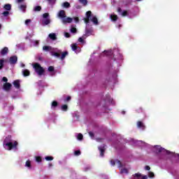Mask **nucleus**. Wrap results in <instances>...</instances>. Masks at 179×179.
Returning a JSON list of instances; mask_svg holds the SVG:
<instances>
[{
    "label": "nucleus",
    "instance_id": "nucleus-1",
    "mask_svg": "<svg viewBox=\"0 0 179 179\" xmlns=\"http://www.w3.org/2000/svg\"><path fill=\"white\" fill-rule=\"evenodd\" d=\"M3 147L6 150H12V149H17V141L12 140V136H7L3 141Z\"/></svg>",
    "mask_w": 179,
    "mask_h": 179
},
{
    "label": "nucleus",
    "instance_id": "nucleus-2",
    "mask_svg": "<svg viewBox=\"0 0 179 179\" xmlns=\"http://www.w3.org/2000/svg\"><path fill=\"white\" fill-rule=\"evenodd\" d=\"M85 23L87 24L89 22H92L94 24L97 25L99 24V21L97 20V17L94 15H92V11H87L86 13V17L83 19Z\"/></svg>",
    "mask_w": 179,
    "mask_h": 179
},
{
    "label": "nucleus",
    "instance_id": "nucleus-3",
    "mask_svg": "<svg viewBox=\"0 0 179 179\" xmlns=\"http://www.w3.org/2000/svg\"><path fill=\"white\" fill-rule=\"evenodd\" d=\"M58 17H60L62 19V23H72V21L73 20V18H71L69 17H66V14L65 13V11L64 10H62L59 12L57 14Z\"/></svg>",
    "mask_w": 179,
    "mask_h": 179
},
{
    "label": "nucleus",
    "instance_id": "nucleus-4",
    "mask_svg": "<svg viewBox=\"0 0 179 179\" xmlns=\"http://www.w3.org/2000/svg\"><path fill=\"white\" fill-rule=\"evenodd\" d=\"M43 51L46 52H50L51 55L53 57H59V50L57 51V49L51 48V46L45 45L43 47Z\"/></svg>",
    "mask_w": 179,
    "mask_h": 179
},
{
    "label": "nucleus",
    "instance_id": "nucleus-5",
    "mask_svg": "<svg viewBox=\"0 0 179 179\" xmlns=\"http://www.w3.org/2000/svg\"><path fill=\"white\" fill-rule=\"evenodd\" d=\"M110 164L112 166H117V167H121L120 168V172L122 174H128V169L127 168L122 167V164H121V162L119 161L118 159L116 160H111Z\"/></svg>",
    "mask_w": 179,
    "mask_h": 179
},
{
    "label": "nucleus",
    "instance_id": "nucleus-6",
    "mask_svg": "<svg viewBox=\"0 0 179 179\" xmlns=\"http://www.w3.org/2000/svg\"><path fill=\"white\" fill-rule=\"evenodd\" d=\"M34 69H35V71L36 73L39 76H41L44 73V69L38 63H35L33 64Z\"/></svg>",
    "mask_w": 179,
    "mask_h": 179
},
{
    "label": "nucleus",
    "instance_id": "nucleus-7",
    "mask_svg": "<svg viewBox=\"0 0 179 179\" xmlns=\"http://www.w3.org/2000/svg\"><path fill=\"white\" fill-rule=\"evenodd\" d=\"M154 151L155 153H164L165 155H169L170 152L165 150L164 148H162L160 145H156L154 147Z\"/></svg>",
    "mask_w": 179,
    "mask_h": 179
},
{
    "label": "nucleus",
    "instance_id": "nucleus-8",
    "mask_svg": "<svg viewBox=\"0 0 179 179\" xmlns=\"http://www.w3.org/2000/svg\"><path fill=\"white\" fill-rule=\"evenodd\" d=\"M49 16H50V14L47 13L43 15V17L42 20L43 24H45V25L50 24V18H48Z\"/></svg>",
    "mask_w": 179,
    "mask_h": 179
},
{
    "label": "nucleus",
    "instance_id": "nucleus-9",
    "mask_svg": "<svg viewBox=\"0 0 179 179\" xmlns=\"http://www.w3.org/2000/svg\"><path fill=\"white\" fill-rule=\"evenodd\" d=\"M131 179H148V176H142L141 173H135Z\"/></svg>",
    "mask_w": 179,
    "mask_h": 179
},
{
    "label": "nucleus",
    "instance_id": "nucleus-10",
    "mask_svg": "<svg viewBox=\"0 0 179 179\" xmlns=\"http://www.w3.org/2000/svg\"><path fill=\"white\" fill-rule=\"evenodd\" d=\"M86 5H87V1H80L79 5H77L76 8L77 9H80L82 6H86Z\"/></svg>",
    "mask_w": 179,
    "mask_h": 179
},
{
    "label": "nucleus",
    "instance_id": "nucleus-11",
    "mask_svg": "<svg viewBox=\"0 0 179 179\" xmlns=\"http://www.w3.org/2000/svg\"><path fill=\"white\" fill-rule=\"evenodd\" d=\"M71 48L73 51L76 52V54H78V52H80V48H78V45L76 43L71 44Z\"/></svg>",
    "mask_w": 179,
    "mask_h": 179
},
{
    "label": "nucleus",
    "instance_id": "nucleus-12",
    "mask_svg": "<svg viewBox=\"0 0 179 179\" xmlns=\"http://www.w3.org/2000/svg\"><path fill=\"white\" fill-rule=\"evenodd\" d=\"M57 51H59L57 49ZM60 52H59V57H57V58H61V59H64V58H65L66 57V55H68V52H64L63 53H62V55H61V50H59Z\"/></svg>",
    "mask_w": 179,
    "mask_h": 179
},
{
    "label": "nucleus",
    "instance_id": "nucleus-13",
    "mask_svg": "<svg viewBox=\"0 0 179 179\" xmlns=\"http://www.w3.org/2000/svg\"><path fill=\"white\" fill-rule=\"evenodd\" d=\"M48 72L50 73L51 76L55 75V71L54 70V66H49L48 69Z\"/></svg>",
    "mask_w": 179,
    "mask_h": 179
},
{
    "label": "nucleus",
    "instance_id": "nucleus-14",
    "mask_svg": "<svg viewBox=\"0 0 179 179\" xmlns=\"http://www.w3.org/2000/svg\"><path fill=\"white\" fill-rule=\"evenodd\" d=\"M17 62V57L13 56L10 58V64H16Z\"/></svg>",
    "mask_w": 179,
    "mask_h": 179
},
{
    "label": "nucleus",
    "instance_id": "nucleus-15",
    "mask_svg": "<svg viewBox=\"0 0 179 179\" xmlns=\"http://www.w3.org/2000/svg\"><path fill=\"white\" fill-rule=\"evenodd\" d=\"M99 150L100 151V156L103 157L104 151L106 150L104 145L99 147Z\"/></svg>",
    "mask_w": 179,
    "mask_h": 179
},
{
    "label": "nucleus",
    "instance_id": "nucleus-16",
    "mask_svg": "<svg viewBox=\"0 0 179 179\" xmlns=\"http://www.w3.org/2000/svg\"><path fill=\"white\" fill-rule=\"evenodd\" d=\"M12 87V85L9 83H6L3 85V89L4 90H9Z\"/></svg>",
    "mask_w": 179,
    "mask_h": 179
},
{
    "label": "nucleus",
    "instance_id": "nucleus-17",
    "mask_svg": "<svg viewBox=\"0 0 179 179\" xmlns=\"http://www.w3.org/2000/svg\"><path fill=\"white\" fill-rule=\"evenodd\" d=\"M13 85L16 89H19V87H20V81L19 80H16L13 82Z\"/></svg>",
    "mask_w": 179,
    "mask_h": 179
},
{
    "label": "nucleus",
    "instance_id": "nucleus-18",
    "mask_svg": "<svg viewBox=\"0 0 179 179\" xmlns=\"http://www.w3.org/2000/svg\"><path fill=\"white\" fill-rule=\"evenodd\" d=\"M137 127L138 128H140V129H145V124H143L142 122H138Z\"/></svg>",
    "mask_w": 179,
    "mask_h": 179
},
{
    "label": "nucleus",
    "instance_id": "nucleus-19",
    "mask_svg": "<svg viewBox=\"0 0 179 179\" xmlns=\"http://www.w3.org/2000/svg\"><path fill=\"white\" fill-rule=\"evenodd\" d=\"M25 167H27L28 169H31V161L28 159L25 163Z\"/></svg>",
    "mask_w": 179,
    "mask_h": 179
},
{
    "label": "nucleus",
    "instance_id": "nucleus-20",
    "mask_svg": "<svg viewBox=\"0 0 179 179\" xmlns=\"http://www.w3.org/2000/svg\"><path fill=\"white\" fill-rule=\"evenodd\" d=\"M22 74L24 76H29L30 75V71L27 69L22 70Z\"/></svg>",
    "mask_w": 179,
    "mask_h": 179
},
{
    "label": "nucleus",
    "instance_id": "nucleus-21",
    "mask_svg": "<svg viewBox=\"0 0 179 179\" xmlns=\"http://www.w3.org/2000/svg\"><path fill=\"white\" fill-rule=\"evenodd\" d=\"M8 48H4L3 49H2L1 52V55H6V53L8 52Z\"/></svg>",
    "mask_w": 179,
    "mask_h": 179
},
{
    "label": "nucleus",
    "instance_id": "nucleus-22",
    "mask_svg": "<svg viewBox=\"0 0 179 179\" xmlns=\"http://www.w3.org/2000/svg\"><path fill=\"white\" fill-rule=\"evenodd\" d=\"M110 19L113 22H115V20H117L118 19V17L117 16V15L112 14V15H110Z\"/></svg>",
    "mask_w": 179,
    "mask_h": 179
},
{
    "label": "nucleus",
    "instance_id": "nucleus-23",
    "mask_svg": "<svg viewBox=\"0 0 179 179\" xmlns=\"http://www.w3.org/2000/svg\"><path fill=\"white\" fill-rule=\"evenodd\" d=\"M49 38H51V40H56L57 39V36L54 33L50 34H49Z\"/></svg>",
    "mask_w": 179,
    "mask_h": 179
},
{
    "label": "nucleus",
    "instance_id": "nucleus-24",
    "mask_svg": "<svg viewBox=\"0 0 179 179\" xmlns=\"http://www.w3.org/2000/svg\"><path fill=\"white\" fill-rule=\"evenodd\" d=\"M32 47H37L38 45V41H32L31 43Z\"/></svg>",
    "mask_w": 179,
    "mask_h": 179
},
{
    "label": "nucleus",
    "instance_id": "nucleus-25",
    "mask_svg": "<svg viewBox=\"0 0 179 179\" xmlns=\"http://www.w3.org/2000/svg\"><path fill=\"white\" fill-rule=\"evenodd\" d=\"M20 9L22 12H26V5H24V4L20 5Z\"/></svg>",
    "mask_w": 179,
    "mask_h": 179
},
{
    "label": "nucleus",
    "instance_id": "nucleus-26",
    "mask_svg": "<svg viewBox=\"0 0 179 179\" xmlns=\"http://www.w3.org/2000/svg\"><path fill=\"white\" fill-rule=\"evenodd\" d=\"M4 9L6 10H10V9H12V6H10V4H6L4 6Z\"/></svg>",
    "mask_w": 179,
    "mask_h": 179
},
{
    "label": "nucleus",
    "instance_id": "nucleus-27",
    "mask_svg": "<svg viewBox=\"0 0 179 179\" xmlns=\"http://www.w3.org/2000/svg\"><path fill=\"white\" fill-rule=\"evenodd\" d=\"M76 138L78 141H82V139H83V135L82 134H77Z\"/></svg>",
    "mask_w": 179,
    "mask_h": 179
},
{
    "label": "nucleus",
    "instance_id": "nucleus-28",
    "mask_svg": "<svg viewBox=\"0 0 179 179\" xmlns=\"http://www.w3.org/2000/svg\"><path fill=\"white\" fill-rule=\"evenodd\" d=\"M111 54H112V52H111V51H104L102 54H101V55H106V56H108V55H111Z\"/></svg>",
    "mask_w": 179,
    "mask_h": 179
},
{
    "label": "nucleus",
    "instance_id": "nucleus-29",
    "mask_svg": "<svg viewBox=\"0 0 179 179\" xmlns=\"http://www.w3.org/2000/svg\"><path fill=\"white\" fill-rule=\"evenodd\" d=\"M34 10L35 12H38V11L41 10V6H35L34 8Z\"/></svg>",
    "mask_w": 179,
    "mask_h": 179
},
{
    "label": "nucleus",
    "instance_id": "nucleus-30",
    "mask_svg": "<svg viewBox=\"0 0 179 179\" xmlns=\"http://www.w3.org/2000/svg\"><path fill=\"white\" fill-rule=\"evenodd\" d=\"M58 106V103L55 101H54L52 103V108H55V107H57Z\"/></svg>",
    "mask_w": 179,
    "mask_h": 179
},
{
    "label": "nucleus",
    "instance_id": "nucleus-31",
    "mask_svg": "<svg viewBox=\"0 0 179 179\" xmlns=\"http://www.w3.org/2000/svg\"><path fill=\"white\" fill-rule=\"evenodd\" d=\"M45 160H47V162H50L51 160H54V157H51V156H48L45 157Z\"/></svg>",
    "mask_w": 179,
    "mask_h": 179
},
{
    "label": "nucleus",
    "instance_id": "nucleus-32",
    "mask_svg": "<svg viewBox=\"0 0 179 179\" xmlns=\"http://www.w3.org/2000/svg\"><path fill=\"white\" fill-rule=\"evenodd\" d=\"M62 6H64V8H69V6H71V4L66 1L63 3Z\"/></svg>",
    "mask_w": 179,
    "mask_h": 179
},
{
    "label": "nucleus",
    "instance_id": "nucleus-33",
    "mask_svg": "<svg viewBox=\"0 0 179 179\" xmlns=\"http://www.w3.org/2000/svg\"><path fill=\"white\" fill-rule=\"evenodd\" d=\"M5 62V59H1L0 60V69H1L2 68H3V64Z\"/></svg>",
    "mask_w": 179,
    "mask_h": 179
},
{
    "label": "nucleus",
    "instance_id": "nucleus-34",
    "mask_svg": "<svg viewBox=\"0 0 179 179\" xmlns=\"http://www.w3.org/2000/svg\"><path fill=\"white\" fill-rule=\"evenodd\" d=\"M70 31L71 33H76V28L74 27H71Z\"/></svg>",
    "mask_w": 179,
    "mask_h": 179
},
{
    "label": "nucleus",
    "instance_id": "nucleus-35",
    "mask_svg": "<svg viewBox=\"0 0 179 179\" xmlns=\"http://www.w3.org/2000/svg\"><path fill=\"white\" fill-rule=\"evenodd\" d=\"M62 110L63 111H66V110H68V106H66V105H63V106H62Z\"/></svg>",
    "mask_w": 179,
    "mask_h": 179
},
{
    "label": "nucleus",
    "instance_id": "nucleus-36",
    "mask_svg": "<svg viewBox=\"0 0 179 179\" xmlns=\"http://www.w3.org/2000/svg\"><path fill=\"white\" fill-rule=\"evenodd\" d=\"M31 23V20H27L25 21L26 26H29Z\"/></svg>",
    "mask_w": 179,
    "mask_h": 179
},
{
    "label": "nucleus",
    "instance_id": "nucleus-37",
    "mask_svg": "<svg viewBox=\"0 0 179 179\" xmlns=\"http://www.w3.org/2000/svg\"><path fill=\"white\" fill-rule=\"evenodd\" d=\"M148 176L150 177V178H153L155 177V173H153L152 172H149Z\"/></svg>",
    "mask_w": 179,
    "mask_h": 179
},
{
    "label": "nucleus",
    "instance_id": "nucleus-38",
    "mask_svg": "<svg viewBox=\"0 0 179 179\" xmlns=\"http://www.w3.org/2000/svg\"><path fill=\"white\" fill-rule=\"evenodd\" d=\"M36 161L40 163V162H41V157H36Z\"/></svg>",
    "mask_w": 179,
    "mask_h": 179
},
{
    "label": "nucleus",
    "instance_id": "nucleus-39",
    "mask_svg": "<svg viewBox=\"0 0 179 179\" xmlns=\"http://www.w3.org/2000/svg\"><path fill=\"white\" fill-rule=\"evenodd\" d=\"M74 155H75V156H80V151H79V150L75 151Z\"/></svg>",
    "mask_w": 179,
    "mask_h": 179
},
{
    "label": "nucleus",
    "instance_id": "nucleus-40",
    "mask_svg": "<svg viewBox=\"0 0 179 179\" xmlns=\"http://www.w3.org/2000/svg\"><path fill=\"white\" fill-rule=\"evenodd\" d=\"M2 15L6 17L9 15V11L3 12Z\"/></svg>",
    "mask_w": 179,
    "mask_h": 179
},
{
    "label": "nucleus",
    "instance_id": "nucleus-41",
    "mask_svg": "<svg viewBox=\"0 0 179 179\" xmlns=\"http://www.w3.org/2000/svg\"><path fill=\"white\" fill-rule=\"evenodd\" d=\"M64 36H65V37H66L67 38H69V37H71V34H69V33H68V32H65V33H64Z\"/></svg>",
    "mask_w": 179,
    "mask_h": 179
},
{
    "label": "nucleus",
    "instance_id": "nucleus-42",
    "mask_svg": "<svg viewBox=\"0 0 179 179\" xmlns=\"http://www.w3.org/2000/svg\"><path fill=\"white\" fill-rule=\"evenodd\" d=\"M127 15H128V12L125 10L122 13V16H127Z\"/></svg>",
    "mask_w": 179,
    "mask_h": 179
},
{
    "label": "nucleus",
    "instance_id": "nucleus-43",
    "mask_svg": "<svg viewBox=\"0 0 179 179\" xmlns=\"http://www.w3.org/2000/svg\"><path fill=\"white\" fill-rule=\"evenodd\" d=\"M73 19L76 22V23H78V22H79V18L78 17H75Z\"/></svg>",
    "mask_w": 179,
    "mask_h": 179
},
{
    "label": "nucleus",
    "instance_id": "nucleus-44",
    "mask_svg": "<svg viewBox=\"0 0 179 179\" xmlns=\"http://www.w3.org/2000/svg\"><path fill=\"white\" fill-rule=\"evenodd\" d=\"M89 135H90V136L91 138H94V134L93 132H92V131H90V132L89 133Z\"/></svg>",
    "mask_w": 179,
    "mask_h": 179
},
{
    "label": "nucleus",
    "instance_id": "nucleus-45",
    "mask_svg": "<svg viewBox=\"0 0 179 179\" xmlns=\"http://www.w3.org/2000/svg\"><path fill=\"white\" fill-rule=\"evenodd\" d=\"M172 156H174L175 157H178V159H179V155L178 154H174V153H171Z\"/></svg>",
    "mask_w": 179,
    "mask_h": 179
},
{
    "label": "nucleus",
    "instance_id": "nucleus-46",
    "mask_svg": "<svg viewBox=\"0 0 179 179\" xmlns=\"http://www.w3.org/2000/svg\"><path fill=\"white\" fill-rule=\"evenodd\" d=\"M86 34L87 36H90L92 34V32H90L89 31H87V29H86Z\"/></svg>",
    "mask_w": 179,
    "mask_h": 179
},
{
    "label": "nucleus",
    "instance_id": "nucleus-47",
    "mask_svg": "<svg viewBox=\"0 0 179 179\" xmlns=\"http://www.w3.org/2000/svg\"><path fill=\"white\" fill-rule=\"evenodd\" d=\"M3 82H8V78L6 77H3Z\"/></svg>",
    "mask_w": 179,
    "mask_h": 179
},
{
    "label": "nucleus",
    "instance_id": "nucleus-48",
    "mask_svg": "<svg viewBox=\"0 0 179 179\" xmlns=\"http://www.w3.org/2000/svg\"><path fill=\"white\" fill-rule=\"evenodd\" d=\"M145 170L149 171V170H150V166H146L145 167Z\"/></svg>",
    "mask_w": 179,
    "mask_h": 179
},
{
    "label": "nucleus",
    "instance_id": "nucleus-49",
    "mask_svg": "<svg viewBox=\"0 0 179 179\" xmlns=\"http://www.w3.org/2000/svg\"><path fill=\"white\" fill-rule=\"evenodd\" d=\"M78 41H79L80 43H83V38H78Z\"/></svg>",
    "mask_w": 179,
    "mask_h": 179
},
{
    "label": "nucleus",
    "instance_id": "nucleus-50",
    "mask_svg": "<svg viewBox=\"0 0 179 179\" xmlns=\"http://www.w3.org/2000/svg\"><path fill=\"white\" fill-rule=\"evenodd\" d=\"M69 100H71V96H68L66 99V101H69Z\"/></svg>",
    "mask_w": 179,
    "mask_h": 179
},
{
    "label": "nucleus",
    "instance_id": "nucleus-51",
    "mask_svg": "<svg viewBox=\"0 0 179 179\" xmlns=\"http://www.w3.org/2000/svg\"><path fill=\"white\" fill-rule=\"evenodd\" d=\"M22 68H24V64H21Z\"/></svg>",
    "mask_w": 179,
    "mask_h": 179
},
{
    "label": "nucleus",
    "instance_id": "nucleus-52",
    "mask_svg": "<svg viewBox=\"0 0 179 179\" xmlns=\"http://www.w3.org/2000/svg\"><path fill=\"white\" fill-rule=\"evenodd\" d=\"M117 12L120 13V12H121V8H118Z\"/></svg>",
    "mask_w": 179,
    "mask_h": 179
},
{
    "label": "nucleus",
    "instance_id": "nucleus-53",
    "mask_svg": "<svg viewBox=\"0 0 179 179\" xmlns=\"http://www.w3.org/2000/svg\"><path fill=\"white\" fill-rule=\"evenodd\" d=\"M141 142H142V141H138V143H141Z\"/></svg>",
    "mask_w": 179,
    "mask_h": 179
},
{
    "label": "nucleus",
    "instance_id": "nucleus-54",
    "mask_svg": "<svg viewBox=\"0 0 179 179\" xmlns=\"http://www.w3.org/2000/svg\"><path fill=\"white\" fill-rule=\"evenodd\" d=\"M1 27H2V25H1V24H0V29H1Z\"/></svg>",
    "mask_w": 179,
    "mask_h": 179
},
{
    "label": "nucleus",
    "instance_id": "nucleus-55",
    "mask_svg": "<svg viewBox=\"0 0 179 179\" xmlns=\"http://www.w3.org/2000/svg\"><path fill=\"white\" fill-rule=\"evenodd\" d=\"M79 1H86V0H79Z\"/></svg>",
    "mask_w": 179,
    "mask_h": 179
},
{
    "label": "nucleus",
    "instance_id": "nucleus-56",
    "mask_svg": "<svg viewBox=\"0 0 179 179\" xmlns=\"http://www.w3.org/2000/svg\"><path fill=\"white\" fill-rule=\"evenodd\" d=\"M51 2H52V1H50L49 3H51Z\"/></svg>",
    "mask_w": 179,
    "mask_h": 179
},
{
    "label": "nucleus",
    "instance_id": "nucleus-57",
    "mask_svg": "<svg viewBox=\"0 0 179 179\" xmlns=\"http://www.w3.org/2000/svg\"><path fill=\"white\" fill-rule=\"evenodd\" d=\"M18 1H22V0H18Z\"/></svg>",
    "mask_w": 179,
    "mask_h": 179
}]
</instances>
